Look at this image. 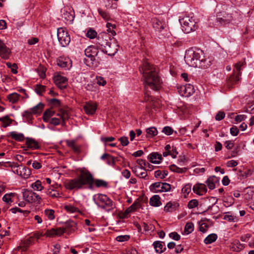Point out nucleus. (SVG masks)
<instances>
[{
	"label": "nucleus",
	"mask_w": 254,
	"mask_h": 254,
	"mask_svg": "<svg viewBox=\"0 0 254 254\" xmlns=\"http://www.w3.org/2000/svg\"><path fill=\"white\" fill-rule=\"evenodd\" d=\"M139 71L143 75L145 88L155 91L160 89L162 82L155 67L147 61H144Z\"/></svg>",
	"instance_id": "2"
},
{
	"label": "nucleus",
	"mask_w": 254,
	"mask_h": 254,
	"mask_svg": "<svg viewBox=\"0 0 254 254\" xmlns=\"http://www.w3.org/2000/svg\"><path fill=\"white\" fill-rule=\"evenodd\" d=\"M169 237L176 241H178L181 239V236L177 232H172L169 234Z\"/></svg>",
	"instance_id": "62"
},
{
	"label": "nucleus",
	"mask_w": 254,
	"mask_h": 254,
	"mask_svg": "<svg viewBox=\"0 0 254 254\" xmlns=\"http://www.w3.org/2000/svg\"><path fill=\"white\" fill-rule=\"evenodd\" d=\"M98 12L99 14L105 20H108L110 19V15L109 13L101 8H98Z\"/></svg>",
	"instance_id": "52"
},
{
	"label": "nucleus",
	"mask_w": 254,
	"mask_h": 254,
	"mask_svg": "<svg viewBox=\"0 0 254 254\" xmlns=\"http://www.w3.org/2000/svg\"><path fill=\"white\" fill-rule=\"evenodd\" d=\"M20 95L16 92L8 95L7 97L8 100L12 104L16 103L19 100Z\"/></svg>",
	"instance_id": "30"
},
{
	"label": "nucleus",
	"mask_w": 254,
	"mask_h": 254,
	"mask_svg": "<svg viewBox=\"0 0 254 254\" xmlns=\"http://www.w3.org/2000/svg\"><path fill=\"white\" fill-rule=\"evenodd\" d=\"M119 47L117 43L110 41L106 48H103L102 52L110 56H114L117 53Z\"/></svg>",
	"instance_id": "14"
},
{
	"label": "nucleus",
	"mask_w": 254,
	"mask_h": 254,
	"mask_svg": "<svg viewBox=\"0 0 254 254\" xmlns=\"http://www.w3.org/2000/svg\"><path fill=\"white\" fill-rule=\"evenodd\" d=\"M160 197L158 195H154L150 198L149 203L150 205L154 207H158L161 205Z\"/></svg>",
	"instance_id": "28"
},
{
	"label": "nucleus",
	"mask_w": 254,
	"mask_h": 254,
	"mask_svg": "<svg viewBox=\"0 0 254 254\" xmlns=\"http://www.w3.org/2000/svg\"><path fill=\"white\" fill-rule=\"evenodd\" d=\"M192 190L194 193L199 195H202L207 192L205 185L200 183H197L194 185Z\"/></svg>",
	"instance_id": "18"
},
{
	"label": "nucleus",
	"mask_w": 254,
	"mask_h": 254,
	"mask_svg": "<svg viewBox=\"0 0 254 254\" xmlns=\"http://www.w3.org/2000/svg\"><path fill=\"white\" fill-rule=\"evenodd\" d=\"M57 65L61 67H67L71 66V63L68 59L60 57L57 61Z\"/></svg>",
	"instance_id": "24"
},
{
	"label": "nucleus",
	"mask_w": 254,
	"mask_h": 254,
	"mask_svg": "<svg viewBox=\"0 0 254 254\" xmlns=\"http://www.w3.org/2000/svg\"><path fill=\"white\" fill-rule=\"evenodd\" d=\"M44 235L48 237H53L56 235L55 228H52L51 230H47Z\"/></svg>",
	"instance_id": "61"
},
{
	"label": "nucleus",
	"mask_w": 254,
	"mask_h": 254,
	"mask_svg": "<svg viewBox=\"0 0 254 254\" xmlns=\"http://www.w3.org/2000/svg\"><path fill=\"white\" fill-rule=\"evenodd\" d=\"M246 64L245 61H240L234 65L235 69L233 74L229 77V81L232 84H236L240 80V76L241 75V70L242 67Z\"/></svg>",
	"instance_id": "8"
},
{
	"label": "nucleus",
	"mask_w": 254,
	"mask_h": 254,
	"mask_svg": "<svg viewBox=\"0 0 254 254\" xmlns=\"http://www.w3.org/2000/svg\"><path fill=\"white\" fill-rule=\"evenodd\" d=\"M155 252L158 254H162L166 251V248L164 242L156 241L153 243Z\"/></svg>",
	"instance_id": "21"
},
{
	"label": "nucleus",
	"mask_w": 254,
	"mask_h": 254,
	"mask_svg": "<svg viewBox=\"0 0 254 254\" xmlns=\"http://www.w3.org/2000/svg\"><path fill=\"white\" fill-rule=\"evenodd\" d=\"M198 205V202L196 199H192L189 202L188 207L190 209H192L197 207Z\"/></svg>",
	"instance_id": "53"
},
{
	"label": "nucleus",
	"mask_w": 254,
	"mask_h": 254,
	"mask_svg": "<svg viewBox=\"0 0 254 254\" xmlns=\"http://www.w3.org/2000/svg\"><path fill=\"white\" fill-rule=\"evenodd\" d=\"M9 134L12 138L16 141H22L24 139V136L22 133H17L15 131H12L10 132Z\"/></svg>",
	"instance_id": "31"
},
{
	"label": "nucleus",
	"mask_w": 254,
	"mask_h": 254,
	"mask_svg": "<svg viewBox=\"0 0 254 254\" xmlns=\"http://www.w3.org/2000/svg\"><path fill=\"white\" fill-rule=\"evenodd\" d=\"M111 41L110 37L107 34L99 35L96 40V44L98 49L102 51L103 48H106Z\"/></svg>",
	"instance_id": "12"
},
{
	"label": "nucleus",
	"mask_w": 254,
	"mask_h": 254,
	"mask_svg": "<svg viewBox=\"0 0 254 254\" xmlns=\"http://www.w3.org/2000/svg\"><path fill=\"white\" fill-rule=\"evenodd\" d=\"M194 230V225L192 222H188L185 227V232L187 234L191 233Z\"/></svg>",
	"instance_id": "43"
},
{
	"label": "nucleus",
	"mask_w": 254,
	"mask_h": 254,
	"mask_svg": "<svg viewBox=\"0 0 254 254\" xmlns=\"http://www.w3.org/2000/svg\"><path fill=\"white\" fill-rule=\"evenodd\" d=\"M191 190V185L190 184H186L182 189V193L186 197L190 192Z\"/></svg>",
	"instance_id": "45"
},
{
	"label": "nucleus",
	"mask_w": 254,
	"mask_h": 254,
	"mask_svg": "<svg viewBox=\"0 0 254 254\" xmlns=\"http://www.w3.org/2000/svg\"><path fill=\"white\" fill-rule=\"evenodd\" d=\"M56 235L57 236H61L64 233H67L66 230L64 227H59L55 228Z\"/></svg>",
	"instance_id": "58"
},
{
	"label": "nucleus",
	"mask_w": 254,
	"mask_h": 254,
	"mask_svg": "<svg viewBox=\"0 0 254 254\" xmlns=\"http://www.w3.org/2000/svg\"><path fill=\"white\" fill-rule=\"evenodd\" d=\"M217 239V235L215 234H211L207 236L204 240L206 244H210L215 242Z\"/></svg>",
	"instance_id": "34"
},
{
	"label": "nucleus",
	"mask_w": 254,
	"mask_h": 254,
	"mask_svg": "<svg viewBox=\"0 0 254 254\" xmlns=\"http://www.w3.org/2000/svg\"><path fill=\"white\" fill-rule=\"evenodd\" d=\"M123 146L127 145L129 143L128 138L126 136H122L119 139Z\"/></svg>",
	"instance_id": "60"
},
{
	"label": "nucleus",
	"mask_w": 254,
	"mask_h": 254,
	"mask_svg": "<svg viewBox=\"0 0 254 254\" xmlns=\"http://www.w3.org/2000/svg\"><path fill=\"white\" fill-rule=\"evenodd\" d=\"M46 193L48 195H49L52 197H54V198L58 197L60 195V193L58 192V191H57L55 190L51 189H48L46 191Z\"/></svg>",
	"instance_id": "48"
},
{
	"label": "nucleus",
	"mask_w": 254,
	"mask_h": 254,
	"mask_svg": "<svg viewBox=\"0 0 254 254\" xmlns=\"http://www.w3.org/2000/svg\"><path fill=\"white\" fill-rule=\"evenodd\" d=\"M218 181L219 180L218 178L213 176L208 178L205 183L209 189L213 190L215 188V184L217 183Z\"/></svg>",
	"instance_id": "23"
},
{
	"label": "nucleus",
	"mask_w": 254,
	"mask_h": 254,
	"mask_svg": "<svg viewBox=\"0 0 254 254\" xmlns=\"http://www.w3.org/2000/svg\"><path fill=\"white\" fill-rule=\"evenodd\" d=\"M97 32L92 29H89L86 34V36L90 39H93L95 38L97 36Z\"/></svg>",
	"instance_id": "54"
},
{
	"label": "nucleus",
	"mask_w": 254,
	"mask_h": 254,
	"mask_svg": "<svg viewBox=\"0 0 254 254\" xmlns=\"http://www.w3.org/2000/svg\"><path fill=\"white\" fill-rule=\"evenodd\" d=\"M31 187L35 190L40 191L42 190L43 187L40 181L37 180L31 185Z\"/></svg>",
	"instance_id": "44"
},
{
	"label": "nucleus",
	"mask_w": 254,
	"mask_h": 254,
	"mask_svg": "<svg viewBox=\"0 0 254 254\" xmlns=\"http://www.w3.org/2000/svg\"><path fill=\"white\" fill-rule=\"evenodd\" d=\"M50 123L52 125H53L54 126H57L60 124L62 125V122L60 118H53L51 119Z\"/></svg>",
	"instance_id": "57"
},
{
	"label": "nucleus",
	"mask_w": 254,
	"mask_h": 254,
	"mask_svg": "<svg viewBox=\"0 0 254 254\" xmlns=\"http://www.w3.org/2000/svg\"><path fill=\"white\" fill-rule=\"evenodd\" d=\"M185 61L190 66L206 68L209 65L206 63L203 52L198 49L191 48L186 52Z\"/></svg>",
	"instance_id": "3"
},
{
	"label": "nucleus",
	"mask_w": 254,
	"mask_h": 254,
	"mask_svg": "<svg viewBox=\"0 0 254 254\" xmlns=\"http://www.w3.org/2000/svg\"><path fill=\"white\" fill-rule=\"evenodd\" d=\"M66 143L67 145L70 147L74 153H79L80 152V147L79 146L76 145L75 141L73 140H66Z\"/></svg>",
	"instance_id": "27"
},
{
	"label": "nucleus",
	"mask_w": 254,
	"mask_h": 254,
	"mask_svg": "<svg viewBox=\"0 0 254 254\" xmlns=\"http://www.w3.org/2000/svg\"><path fill=\"white\" fill-rule=\"evenodd\" d=\"M182 25V30L186 33H190L197 28V22L192 16H185L179 19Z\"/></svg>",
	"instance_id": "5"
},
{
	"label": "nucleus",
	"mask_w": 254,
	"mask_h": 254,
	"mask_svg": "<svg viewBox=\"0 0 254 254\" xmlns=\"http://www.w3.org/2000/svg\"><path fill=\"white\" fill-rule=\"evenodd\" d=\"M23 197L28 203H40L41 199L36 193L27 190L23 191Z\"/></svg>",
	"instance_id": "10"
},
{
	"label": "nucleus",
	"mask_w": 254,
	"mask_h": 254,
	"mask_svg": "<svg viewBox=\"0 0 254 254\" xmlns=\"http://www.w3.org/2000/svg\"><path fill=\"white\" fill-rule=\"evenodd\" d=\"M139 206V203L137 202H134L130 206L127 208L125 211V214L127 215L134 211Z\"/></svg>",
	"instance_id": "41"
},
{
	"label": "nucleus",
	"mask_w": 254,
	"mask_h": 254,
	"mask_svg": "<svg viewBox=\"0 0 254 254\" xmlns=\"http://www.w3.org/2000/svg\"><path fill=\"white\" fill-rule=\"evenodd\" d=\"M136 163L139 165V167L141 169H144L145 166H146V163L144 160L141 159H138L136 161Z\"/></svg>",
	"instance_id": "64"
},
{
	"label": "nucleus",
	"mask_w": 254,
	"mask_h": 254,
	"mask_svg": "<svg viewBox=\"0 0 254 254\" xmlns=\"http://www.w3.org/2000/svg\"><path fill=\"white\" fill-rule=\"evenodd\" d=\"M26 144L28 148L32 149H38L40 148V146L38 142L31 138L27 137L26 138Z\"/></svg>",
	"instance_id": "26"
},
{
	"label": "nucleus",
	"mask_w": 254,
	"mask_h": 254,
	"mask_svg": "<svg viewBox=\"0 0 254 254\" xmlns=\"http://www.w3.org/2000/svg\"><path fill=\"white\" fill-rule=\"evenodd\" d=\"M179 92L182 96L189 97L194 93L193 86L190 84H187L185 86H181Z\"/></svg>",
	"instance_id": "15"
},
{
	"label": "nucleus",
	"mask_w": 254,
	"mask_h": 254,
	"mask_svg": "<svg viewBox=\"0 0 254 254\" xmlns=\"http://www.w3.org/2000/svg\"><path fill=\"white\" fill-rule=\"evenodd\" d=\"M233 19L231 14L223 11L217 15L216 22L220 25H225L229 23Z\"/></svg>",
	"instance_id": "11"
},
{
	"label": "nucleus",
	"mask_w": 254,
	"mask_h": 254,
	"mask_svg": "<svg viewBox=\"0 0 254 254\" xmlns=\"http://www.w3.org/2000/svg\"><path fill=\"white\" fill-rule=\"evenodd\" d=\"M32 114H33L29 110L24 111L23 114V117L26 119L27 122L29 124L32 123Z\"/></svg>",
	"instance_id": "40"
},
{
	"label": "nucleus",
	"mask_w": 254,
	"mask_h": 254,
	"mask_svg": "<svg viewBox=\"0 0 254 254\" xmlns=\"http://www.w3.org/2000/svg\"><path fill=\"white\" fill-rule=\"evenodd\" d=\"M93 200L98 206L108 212L112 210L115 207L114 202L105 194L94 195Z\"/></svg>",
	"instance_id": "4"
},
{
	"label": "nucleus",
	"mask_w": 254,
	"mask_h": 254,
	"mask_svg": "<svg viewBox=\"0 0 254 254\" xmlns=\"http://www.w3.org/2000/svg\"><path fill=\"white\" fill-rule=\"evenodd\" d=\"M168 174V172L164 170L162 172L161 170H157L154 173V176L156 178H159L161 179H164Z\"/></svg>",
	"instance_id": "38"
},
{
	"label": "nucleus",
	"mask_w": 254,
	"mask_h": 254,
	"mask_svg": "<svg viewBox=\"0 0 254 254\" xmlns=\"http://www.w3.org/2000/svg\"><path fill=\"white\" fill-rule=\"evenodd\" d=\"M20 176L25 179L28 178L31 175V171L28 168L22 165H20Z\"/></svg>",
	"instance_id": "29"
},
{
	"label": "nucleus",
	"mask_w": 254,
	"mask_h": 254,
	"mask_svg": "<svg viewBox=\"0 0 254 254\" xmlns=\"http://www.w3.org/2000/svg\"><path fill=\"white\" fill-rule=\"evenodd\" d=\"M58 39L61 45L65 47L68 45L70 42V37L66 30L63 27H60L57 29Z\"/></svg>",
	"instance_id": "7"
},
{
	"label": "nucleus",
	"mask_w": 254,
	"mask_h": 254,
	"mask_svg": "<svg viewBox=\"0 0 254 254\" xmlns=\"http://www.w3.org/2000/svg\"><path fill=\"white\" fill-rule=\"evenodd\" d=\"M179 207V204L177 202H168L164 206V210L167 212H172L175 211Z\"/></svg>",
	"instance_id": "22"
},
{
	"label": "nucleus",
	"mask_w": 254,
	"mask_h": 254,
	"mask_svg": "<svg viewBox=\"0 0 254 254\" xmlns=\"http://www.w3.org/2000/svg\"><path fill=\"white\" fill-rule=\"evenodd\" d=\"M225 114L224 112L219 111L217 113L215 116V119L217 121H221L224 118Z\"/></svg>",
	"instance_id": "63"
},
{
	"label": "nucleus",
	"mask_w": 254,
	"mask_h": 254,
	"mask_svg": "<svg viewBox=\"0 0 254 254\" xmlns=\"http://www.w3.org/2000/svg\"><path fill=\"white\" fill-rule=\"evenodd\" d=\"M46 86L44 85L37 84L35 88V92L39 95H41L42 93L45 91Z\"/></svg>",
	"instance_id": "50"
},
{
	"label": "nucleus",
	"mask_w": 254,
	"mask_h": 254,
	"mask_svg": "<svg viewBox=\"0 0 254 254\" xmlns=\"http://www.w3.org/2000/svg\"><path fill=\"white\" fill-rule=\"evenodd\" d=\"M62 122V125L64 126L65 124V121L68 118V114L67 111H63L61 112L60 114H58Z\"/></svg>",
	"instance_id": "42"
},
{
	"label": "nucleus",
	"mask_w": 254,
	"mask_h": 254,
	"mask_svg": "<svg viewBox=\"0 0 254 254\" xmlns=\"http://www.w3.org/2000/svg\"><path fill=\"white\" fill-rule=\"evenodd\" d=\"M83 108L87 114H94L97 109V105L93 102H87L84 105Z\"/></svg>",
	"instance_id": "19"
},
{
	"label": "nucleus",
	"mask_w": 254,
	"mask_h": 254,
	"mask_svg": "<svg viewBox=\"0 0 254 254\" xmlns=\"http://www.w3.org/2000/svg\"><path fill=\"white\" fill-rule=\"evenodd\" d=\"M32 243V238L29 237L26 240H25L21 242L20 245L17 248L18 250H21L23 252H25L27 250L28 247Z\"/></svg>",
	"instance_id": "25"
},
{
	"label": "nucleus",
	"mask_w": 254,
	"mask_h": 254,
	"mask_svg": "<svg viewBox=\"0 0 254 254\" xmlns=\"http://www.w3.org/2000/svg\"><path fill=\"white\" fill-rule=\"evenodd\" d=\"M98 187H107L108 183L102 180H94L93 176L89 171H81L78 177L67 180L64 183L66 189L69 190H78L86 188L93 189V184Z\"/></svg>",
	"instance_id": "1"
},
{
	"label": "nucleus",
	"mask_w": 254,
	"mask_h": 254,
	"mask_svg": "<svg viewBox=\"0 0 254 254\" xmlns=\"http://www.w3.org/2000/svg\"><path fill=\"white\" fill-rule=\"evenodd\" d=\"M244 248V245L242 244H241L240 242L239 241H236L234 243V245L232 247V249H233V251L238 252L242 250H243Z\"/></svg>",
	"instance_id": "46"
},
{
	"label": "nucleus",
	"mask_w": 254,
	"mask_h": 254,
	"mask_svg": "<svg viewBox=\"0 0 254 254\" xmlns=\"http://www.w3.org/2000/svg\"><path fill=\"white\" fill-rule=\"evenodd\" d=\"M44 108V105L40 103L35 106L33 107V108L29 109L30 111L33 114H36L37 113H40L42 112L43 110V109Z\"/></svg>",
	"instance_id": "35"
},
{
	"label": "nucleus",
	"mask_w": 254,
	"mask_h": 254,
	"mask_svg": "<svg viewBox=\"0 0 254 254\" xmlns=\"http://www.w3.org/2000/svg\"><path fill=\"white\" fill-rule=\"evenodd\" d=\"M170 168L171 171L178 173H183L185 172V170L186 169L185 168L183 169L179 168L175 165H171Z\"/></svg>",
	"instance_id": "51"
},
{
	"label": "nucleus",
	"mask_w": 254,
	"mask_h": 254,
	"mask_svg": "<svg viewBox=\"0 0 254 254\" xmlns=\"http://www.w3.org/2000/svg\"><path fill=\"white\" fill-rule=\"evenodd\" d=\"M153 27L155 30L161 31L166 26L165 21L158 18H154L152 19Z\"/></svg>",
	"instance_id": "17"
},
{
	"label": "nucleus",
	"mask_w": 254,
	"mask_h": 254,
	"mask_svg": "<svg viewBox=\"0 0 254 254\" xmlns=\"http://www.w3.org/2000/svg\"><path fill=\"white\" fill-rule=\"evenodd\" d=\"M14 195V194L13 193L5 194L3 196L2 200L3 201H4L7 203H9L12 202L11 197L12 196H13Z\"/></svg>",
	"instance_id": "55"
},
{
	"label": "nucleus",
	"mask_w": 254,
	"mask_h": 254,
	"mask_svg": "<svg viewBox=\"0 0 254 254\" xmlns=\"http://www.w3.org/2000/svg\"><path fill=\"white\" fill-rule=\"evenodd\" d=\"M55 83L61 89L63 90L66 88L67 85V78L66 77L58 74L54 76Z\"/></svg>",
	"instance_id": "13"
},
{
	"label": "nucleus",
	"mask_w": 254,
	"mask_h": 254,
	"mask_svg": "<svg viewBox=\"0 0 254 254\" xmlns=\"http://www.w3.org/2000/svg\"><path fill=\"white\" fill-rule=\"evenodd\" d=\"M149 161L153 164H159L162 160L161 154L158 152H152L148 156Z\"/></svg>",
	"instance_id": "20"
},
{
	"label": "nucleus",
	"mask_w": 254,
	"mask_h": 254,
	"mask_svg": "<svg viewBox=\"0 0 254 254\" xmlns=\"http://www.w3.org/2000/svg\"><path fill=\"white\" fill-rule=\"evenodd\" d=\"M55 114V112L51 109H48L44 113L43 119V121L47 123L49 122L50 118Z\"/></svg>",
	"instance_id": "33"
},
{
	"label": "nucleus",
	"mask_w": 254,
	"mask_h": 254,
	"mask_svg": "<svg viewBox=\"0 0 254 254\" xmlns=\"http://www.w3.org/2000/svg\"><path fill=\"white\" fill-rule=\"evenodd\" d=\"M146 136L147 137H152L157 134V129L154 127H150L146 129Z\"/></svg>",
	"instance_id": "36"
},
{
	"label": "nucleus",
	"mask_w": 254,
	"mask_h": 254,
	"mask_svg": "<svg viewBox=\"0 0 254 254\" xmlns=\"http://www.w3.org/2000/svg\"><path fill=\"white\" fill-rule=\"evenodd\" d=\"M54 212V211L52 209H46L44 211V214L50 220H53L55 219Z\"/></svg>",
	"instance_id": "49"
},
{
	"label": "nucleus",
	"mask_w": 254,
	"mask_h": 254,
	"mask_svg": "<svg viewBox=\"0 0 254 254\" xmlns=\"http://www.w3.org/2000/svg\"><path fill=\"white\" fill-rule=\"evenodd\" d=\"M171 185L167 183L156 182L149 187L150 190L153 193L167 192L171 190Z\"/></svg>",
	"instance_id": "9"
},
{
	"label": "nucleus",
	"mask_w": 254,
	"mask_h": 254,
	"mask_svg": "<svg viewBox=\"0 0 254 254\" xmlns=\"http://www.w3.org/2000/svg\"><path fill=\"white\" fill-rule=\"evenodd\" d=\"M0 122H1L2 123V127H6L12 123L13 120L10 119L8 116H5L0 118Z\"/></svg>",
	"instance_id": "32"
},
{
	"label": "nucleus",
	"mask_w": 254,
	"mask_h": 254,
	"mask_svg": "<svg viewBox=\"0 0 254 254\" xmlns=\"http://www.w3.org/2000/svg\"><path fill=\"white\" fill-rule=\"evenodd\" d=\"M107 28V31L110 33L112 35H115L116 34V32L114 30V29L116 28V25L111 23L108 22L106 24Z\"/></svg>",
	"instance_id": "47"
},
{
	"label": "nucleus",
	"mask_w": 254,
	"mask_h": 254,
	"mask_svg": "<svg viewBox=\"0 0 254 254\" xmlns=\"http://www.w3.org/2000/svg\"><path fill=\"white\" fill-rule=\"evenodd\" d=\"M76 224L73 221H69L65 223V229L66 230V232L68 233L71 231H74L75 228Z\"/></svg>",
	"instance_id": "39"
},
{
	"label": "nucleus",
	"mask_w": 254,
	"mask_h": 254,
	"mask_svg": "<svg viewBox=\"0 0 254 254\" xmlns=\"http://www.w3.org/2000/svg\"><path fill=\"white\" fill-rule=\"evenodd\" d=\"M162 131L165 134L170 135L173 133V129L170 127L166 126L163 128Z\"/></svg>",
	"instance_id": "56"
},
{
	"label": "nucleus",
	"mask_w": 254,
	"mask_h": 254,
	"mask_svg": "<svg viewBox=\"0 0 254 254\" xmlns=\"http://www.w3.org/2000/svg\"><path fill=\"white\" fill-rule=\"evenodd\" d=\"M10 53V49L6 47L3 41L0 39V57L3 59H8Z\"/></svg>",
	"instance_id": "16"
},
{
	"label": "nucleus",
	"mask_w": 254,
	"mask_h": 254,
	"mask_svg": "<svg viewBox=\"0 0 254 254\" xmlns=\"http://www.w3.org/2000/svg\"><path fill=\"white\" fill-rule=\"evenodd\" d=\"M64 209L68 213H73L79 212L80 211L78 208L73 206L71 204H67L64 206Z\"/></svg>",
	"instance_id": "37"
},
{
	"label": "nucleus",
	"mask_w": 254,
	"mask_h": 254,
	"mask_svg": "<svg viewBox=\"0 0 254 254\" xmlns=\"http://www.w3.org/2000/svg\"><path fill=\"white\" fill-rule=\"evenodd\" d=\"M97 83L99 85L104 86L106 84V81L101 76L96 77Z\"/></svg>",
	"instance_id": "59"
},
{
	"label": "nucleus",
	"mask_w": 254,
	"mask_h": 254,
	"mask_svg": "<svg viewBox=\"0 0 254 254\" xmlns=\"http://www.w3.org/2000/svg\"><path fill=\"white\" fill-rule=\"evenodd\" d=\"M98 48L96 47L95 46H90L88 47L86 49H85L84 51L85 55L87 58H88L90 59L91 64H88L89 62L88 60L85 59V61L86 62V64L89 66L95 67L97 66V64H95L94 62L96 60V57L97 60L100 59L99 57H98V55L99 53Z\"/></svg>",
	"instance_id": "6"
}]
</instances>
